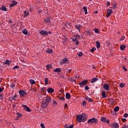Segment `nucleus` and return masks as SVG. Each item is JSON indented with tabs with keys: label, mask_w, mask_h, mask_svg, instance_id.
<instances>
[{
	"label": "nucleus",
	"mask_w": 128,
	"mask_h": 128,
	"mask_svg": "<svg viewBox=\"0 0 128 128\" xmlns=\"http://www.w3.org/2000/svg\"><path fill=\"white\" fill-rule=\"evenodd\" d=\"M112 12V10L111 9L108 8L107 10V14L106 15V18H110Z\"/></svg>",
	"instance_id": "obj_6"
},
{
	"label": "nucleus",
	"mask_w": 128,
	"mask_h": 128,
	"mask_svg": "<svg viewBox=\"0 0 128 128\" xmlns=\"http://www.w3.org/2000/svg\"><path fill=\"white\" fill-rule=\"evenodd\" d=\"M53 104H56V106L58 104V103L56 101H54Z\"/></svg>",
	"instance_id": "obj_60"
},
{
	"label": "nucleus",
	"mask_w": 128,
	"mask_h": 128,
	"mask_svg": "<svg viewBox=\"0 0 128 128\" xmlns=\"http://www.w3.org/2000/svg\"><path fill=\"white\" fill-rule=\"evenodd\" d=\"M47 92L48 94H52V92H54V90L52 88H50L47 89Z\"/></svg>",
	"instance_id": "obj_12"
},
{
	"label": "nucleus",
	"mask_w": 128,
	"mask_h": 128,
	"mask_svg": "<svg viewBox=\"0 0 128 128\" xmlns=\"http://www.w3.org/2000/svg\"><path fill=\"white\" fill-rule=\"evenodd\" d=\"M113 8H116V4H114Z\"/></svg>",
	"instance_id": "obj_59"
},
{
	"label": "nucleus",
	"mask_w": 128,
	"mask_h": 128,
	"mask_svg": "<svg viewBox=\"0 0 128 128\" xmlns=\"http://www.w3.org/2000/svg\"><path fill=\"white\" fill-rule=\"evenodd\" d=\"M88 36H92V32H91L90 31L88 30L86 32Z\"/></svg>",
	"instance_id": "obj_38"
},
{
	"label": "nucleus",
	"mask_w": 128,
	"mask_h": 128,
	"mask_svg": "<svg viewBox=\"0 0 128 128\" xmlns=\"http://www.w3.org/2000/svg\"><path fill=\"white\" fill-rule=\"evenodd\" d=\"M86 100H88L90 102H92V98H88V96H86V98H85Z\"/></svg>",
	"instance_id": "obj_25"
},
{
	"label": "nucleus",
	"mask_w": 128,
	"mask_h": 128,
	"mask_svg": "<svg viewBox=\"0 0 128 128\" xmlns=\"http://www.w3.org/2000/svg\"><path fill=\"white\" fill-rule=\"evenodd\" d=\"M123 70H125V72H126V70H128V69L125 66L123 67Z\"/></svg>",
	"instance_id": "obj_57"
},
{
	"label": "nucleus",
	"mask_w": 128,
	"mask_h": 128,
	"mask_svg": "<svg viewBox=\"0 0 128 128\" xmlns=\"http://www.w3.org/2000/svg\"><path fill=\"white\" fill-rule=\"evenodd\" d=\"M124 38H125L124 36H122V38L120 39V40H124Z\"/></svg>",
	"instance_id": "obj_56"
},
{
	"label": "nucleus",
	"mask_w": 128,
	"mask_h": 128,
	"mask_svg": "<svg viewBox=\"0 0 128 128\" xmlns=\"http://www.w3.org/2000/svg\"><path fill=\"white\" fill-rule=\"evenodd\" d=\"M52 49H48L46 51V52H47L48 54H52Z\"/></svg>",
	"instance_id": "obj_36"
},
{
	"label": "nucleus",
	"mask_w": 128,
	"mask_h": 128,
	"mask_svg": "<svg viewBox=\"0 0 128 128\" xmlns=\"http://www.w3.org/2000/svg\"><path fill=\"white\" fill-rule=\"evenodd\" d=\"M111 128H120V126L118 125V123H112V124L111 125Z\"/></svg>",
	"instance_id": "obj_8"
},
{
	"label": "nucleus",
	"mask_w": 128,
	"mask_h": 128,
	"mask_svg": "<svg viewBox=\"0 0 128 128\" xmlns=\"http://www.w3.org/2000/svg\"><path fill=\"white\" fill-rule=\"evenodd\" d=\"M22 34H28V30L26 28H24L22 30Z\"/></svg>",
	"instance_id": "obj_26"
},
{
	"label": "nucleus",
	"mask_w": 128,
	"mask_h": 128,
	"mask_svg": "<svg viewBox=\"0 0 128 128\" xmlns=\"http://www.w3.org/2000/svg\"><path fill=\"white\" fill-rule=\"evenodd\" d=\"M125 86H126V84H124V83H121L120 84V88H124Z\"/></svg>",
	"instance_id": "obj_40"
},
{
	"label": "nucleus",
	"mask_w": 128,
	"mask_h": 128,
	"mask_svg": "<svg viewBox=\"0 0 128 128\" xmlns=\"http://www.w3.org/2000/svg\"><path fill=\"white\" fill-rule=\"evenodd\" d=\"M114 110L116 112H118V110H120V107L118 106H116L114 108Z\"/></svg>",
	"instance_id": "obj_29"
},
{
	"label": "nucleus",
	"mask_w": 128,
	"mask_h": 128,
	"mask_svg": "<svg viewBox=\"0 0 128 128\" xmlns=\"http://www.w3.org/2000/svg\"><path fill=\"white\" fill-rule=\"evenodd\" d=\"M58 97L60 98V100H62V102H64V100H66V98L64 96L60 97V96H58Z\"/></svg>",
	"instance_id": "obj_32"
},
{
	"label": "nucleus",
	"mask_w": 128,
	"mask_h": 128,
	"mask_svg": "<svg viewBox=\"0 0 128 128\" xmlns=\"http://www.w3.org/2000/svg\"><path fill=\"white\" fill-rule=\"evenodd\" d=\"M122 122H126V118H123L122 119Z\"/></svg>",
	"instance_id": "obj_45"
},
{
	"label": "nucleus",
	"mask_w": 128,
	"mask_h": 128,
	"mask_svg": "<svg viewBox=\"0 0 128 128\" xmlns=\"http://www.w3.org/2000/svg\"><path fill=\"white\" fill-rule=\"evenodd\" d=\"M88 82V81L87 80H84L82 81H81V82L80 83V88H82L84 86H86Z\"/></svg>",
	"instance_id": "obj_2"
},
{
	"label": "nucleus",
	"mask_w": 128,
	"mask_h": 128,
	"mask_svg": "<svg viewBox=\"0 0 128 128\" xmlns=\"http://www.w3.org/2000/svg\"><path fill=\"white\" fill-rule=\"evenodd\" d=\"M120 48L121 50H124V48H126V46L122 44L120 46Z\"/></svg>",
	"instance_id": "obj_31"
},
{
	"label": "nucleus",
	"mask_w": 128,
	"mask_h": 128,
	"mask_svg": "<svg viewBox=\"0 0 128 128\" xmlns=\"http://www.w3.org/2000/svg\"><path fill=\"white\" fill-rule=\"evenodd\" d=\"M64 24L66 28H70V26H72V24L70 23H68V22H66V24L64 23Z\"/></svg>",
	"instance_id": "obj_22"
},
{
	"label": "nucleus",
	"mask_w": 128,
	"mask_h": 128,
	"mask_svg": "<svg viewBox=\"0 0 128 128\" xmlns=\"http://www.w3.org/2000/svg\"><path fill=\"white\" fill-rule=\"evenodd\" d=\"M77 120H78L80 122H82V115H78L76 116Z\"/></svg>",
	"instance_id": "obj_5"
},
{
	"label": "nucleus",
	"mask_w": 128,
	"mask_h": 128,
	"mask_svg": "<svg viewBox=\"0 0 128 128\" xmlns=\"http://www.w3.org/2000/svg\"><path fill=\"white\" fill-rule=\"evenodd\" d=\"M44 20L46 22L47 24H50V18H48L47 20L44 19Z\"/></svg>",
	"instance_id": "obj_34"
},
{
	"label": "nucleus",
	"mask_w": 128,
	"mask_h": 128,
	"mask_svg": "<svg viewBox=\"0 0 128 128\" xmlns=\"http://www.w3.org/2000/svg\"><path fill=\"white\" fill-rule=\"evenodd\" d=\"M24 17H25L26 16H30V13L27 11H24Z\"/></svg>",
	"instance_id": "obj_30"
},
{
	"label": "nucleus",
	"mask_w": 128,
	"mask_h": 128,
	"mask_svg": "<svg viewBox=\"0 0 128 128\" xmlns=\"http://www.w3.org/2000/svg\"><path fill=\"white\" fill-rule=\"evenodd\" d=\"M68 108V104H65L64 106V108Z\"/></svg>",
	"instance_id": "obj_58"
},
{
	"label": "nucleus",
	"mask_w": 128,
	"mask_h": 128,
	"mask_svg": "<svg viewBox=\"0 0 128 128\" xmlns=\"http://www.w3.org/2000/svg\"><path fill=\"white\" fill-rule=\"evenodd\" d=\"M40 126L42 128H46V127L44 126V124L42 123L40 124Z\"/></svg>",
	"instance_id": "obj_49"
},
{
	"label": "nucleus",
	"mask_w": 128,
	"mask_h": 128,
	"mask_svg": "<svg viewBox=\"0 0 128 128\" xmlns=\"http://www.w3.org/2000/svg\"><path fill=\"white\" fill-rule=\"evenodd\" d=\"M45 84H48V78H45Z\"/></svg>",
	"instance_id": "obj_37"
},
{
	"label": "nucleus",
	"mask_w": 128,
	"mask_h": 128,
	"mask_svg": "<svg viewBox=\"0 0 128 128\" xmlns=\"http://www.w3.org/2000/svg\"><path fill=\"white\" fill-rule=\"evenodd\" d=\"M46 68H52V66L50 64H47Z\"/></svg>",
	"instance_id": "obj_52"
},
{
	"label": "nucleus",
	"mask_w": 128,
	"mask_h": 128,
	"mask_svg": "<svg viewBox=\"0 0 128 128\" xmlns=\"http://www.w3.org/2000/svg\"><path fill=\"white\" fill-rule=\"evenodd\" d=\"M111 104H114V98H111V100H110Z\"/></svg>",
	"instance_id": "obj_39"
},
{
	"label": "nucleus",
	"mask_w": 128,
	"mask_h": 128,
	"mask_svg": "<svg viewBox=\"0 0 128 128\" xmlns=\"http://www.w3.org/2000/svg\"><path fill=\"white\" fill-rule=\"evenodd\" d=\"M4 90V88L0 87V92H2Z\"/></svg>",
	"instance_id": "obj_54"
},
{
	"label": "nucleus",
	"mask_w": 128,
	"mask_h": 128,
	"mask_svg": "<svg viewBox=\"0 0 128 128\" xmlns=\"http://www.w3.org/2000/svg\"><path fill=\"white\" fill-rule=\"evenodd\" d=\"M98 78H94L91 80V84H94V82H98Z\"/></svg>",
	"instance_id": "obj_18"
},
{
	"label": "nucleus",
	"mask_w": 128,
	"mask_h": 128,
	"mask_svg": "<svg viewBox=\"0 0 128 128\" xmlns=\"http://www.w3.org/2000/svg\"><path fill=\"white\" fill-rule=\"evenodd\" d=\"M82 106H86V101H83V102H82Z\"/></svg>",
	"instance_id": "obj_47"
},
{
	"label": "nucleus",
	"mask_w": 128,
	"mask_h": 128,
	"mask_svg": "<svg viewBox=\"0 0 128 128\" xmlns=\"http://www.w3.org/2000/svg\"><path fill=\"white\" fill-rule=\"evenodd\" d=\"M96 50V48L93 47L92 48V49L90 50V52H94V50Z\"/></svg>",
	"instance_id": "obj_42"
},
{
	"label": "nucleus",
	"mask_w": 128,
	"mask_h": 128,
	"mask_svg": "<svg viewBox=\"0 0 128 128\" xmlns=\"http://www.w3.org/2000/svg\"><path fill=\"white\" fill-rule=\"evenodd\" d=\"M100 120H101V122H104L105 124V122H106V118L104 117V116L102 117Z\"/></svg>",
	"instance_id": "obj_23"
},
{
	"label": "nucleus",
	"mask_w": 128,
	"mask_h": 128,
	"mask_svg": "<svg viewBox=\"0 0 128 128\" xmlns=\"http://www.w3.org/2000/svg\"><path fill=\"white\" fill-rule=\"evenodd\" d=\"M84 89L86 90H90V88L88 87V86H86Z\"/></svg>",
	"instance_id": "obj_44"
},
{
	"label": "nucleus",
	"mask_w": 128,
	"mask_h": 128,
	"mask_svg": "<svg viewBox=\"0 0 128 128\" xmlns=\"http://www.w3.org/2000/svg\"><path fill=\"white\" fill-rule=\"evenodd\" d=\"M74 38H75L76 39V40H78V38H80V36H78V35H76V36H74Z\"/></svg>",
	"instance_id": "obj_41"
},
{
	"label": "nucleus",
	"mask_w": 128,
	"mask_h": 128,
	"mask_svg": "<svg viewBox=\"0 0 128 128\" xmlns=\"http://www.w3.org/2000/svg\"><path fill=\"white\" fill-rule=\"evenodd\" d=\"M74 128V124H72L70 127L68 126H66L65 128Z\"/></svg>",
	"instance_id": "obj_46"
},
{
	"label": "nucleus",
	"mask_w": 128,
	"mask_h": 128,
	"mask_svg": "<svg viewBox=\"0 0 128 128\" xmlns=\"http://www.w3.org/2000/svg\"><path fill=\"white\" fill-rule=\"evenodd\" d=\"M88 118V115H86L85 114L84 115H82V122H86V120Z\"/></svg>",
	"instance_id": "obj_17"
},
{
	"label": "nucleus",
	"mask_w": 128,
	"mask_h": 128,
	"mask_svg": "<svg viewBox=\"0 0 128 128\" xmlns=\"http://www.w3.org/2000/svg\"><path fill=\"white\" fill-rule=\"evenodd\" d=\"M18 116L20 118V116H22V114H20V113H18Z\"/></svg>",
	"instance_id": "obj_63"
},
{
	"label": "nucleus",
	"mask_w": 128,
	"mask_h": 128,
	"mask_svg": "<svg viewBox=\"0 0 128 128\" xmlns=\"http://www.w3.org/2000/svg\"><path fill=\"white\" fill-rule=\"evenodd\" d=\"M54 72H62V70H60V68H56L54 70Z\"/></svg>",
	"instance_id": "obj_21"
},
{
	"label": "nucleus",
	"mask_w": 128,
	"mask_h": 128,
	"mask_svg": "<svg viewBox=\"0 0 128 128\" xmlns=\"http://www.w3.org/2000/svg\"><path fill=\"white\" fill-rule=\"evenodd\" d=\"M75 43H76V44H78V40H76L75 41Z\"/></svg>",
	"instance_id": "obj_61"
},
{
	"label": "nucleus",
	"mask_w": 128,
	"mask_h": 128,
	"mask_svg": "<svg viewBox=\"0 0 128 128\" xmlns=\"http://www.w3.org/2000/svg\"><path fill=\"white\" fill-rule=\"evenodd\" d=\"M122 128H128V126L126 124H125Z\"/></svg>",
	"instance_id": "obj_43"
},
{
	"label": "nucleus",
	"mask_w": 128,
	"mask_h": 128,
	"mask_svg": "<svg viewBox=\"0 0 128 128\" xmlns=\"http://www.w3.org/2000/svg\"><path fill=\"white\" fill-rule=\"evenodd\" d=\"M40 34H42V36H48V32L46 30H41L40 32Z\"/></svg>",
	"instance_id": "obj_10"
},
{
	"label": "nucleus",
	"mask_w": 128,
	"mask_h": 128,
	"mask_svg": "<svg viewBox=\"0 0 128 128\" xmlns=\"http://www.w3.org/2000/svg\"><path fill=\"white\" fill-rule=\"evenodd\" d=\"M16 98H18V95L15 94L14 96L10 97V98H12V100H16Z\"/></svg>",
	"instance_id": "obj_27"
},
{
	"label": "nucleus",
	"mask_w": 128,
	"mask_h": 128,
	"mask_svg": "<svg viewBox=\"0 0 128 128\" xmlns=\"http://www.w3.org/2000/svg\"><path fill=\"white\" fill-rule=\"evenodd\" d=\"M94 122L95 124H98V120L96 118H94L92 119H89L88 120V124H92Z\"/></svg>",
	"instance_id": "obj_1"
},
{
	"label": "nucleus",
	"mask_w": 128,
	"mask_h": 128,
	"mask_svg": "<svg viewBox=\"0 0 128 128\" xmlns=\"http://www.w3.org/2000/svg\"><path fill=\"white\" fill-rule=\"evenodd\" d=\"M10 88H14V86H16V84H12L10 86Z\"/></svg>",
	"instance_id": "obj_51"
},
{
	"label": "nucleus",
	"mask_w": 128,
	"mask_h": 128,
	"mask_svg": "<svg viewBox=\"0 0 128 128\" xmlns=\"http://www.w3.org/2000/svg\"><path fill=\"white\" fill-rule=\"evenodd\" d=\"M45 102H48V104H50V100H52V98L50 97H48L47 98H46V100H44Z\"/></svg>",
	"instance_id": "obj_19"
},
{
	"label": "nucleus",
	"mask_w": 128,
	"mask_h": 128,
	"mask_svg": "<svg viewBox=\"0 0 128 128\" xmlns=\"http://www.w3.org/2000/svg\"><path fill=\"white\" fill-rule=\"evenodd\" d=\"M84 12L85 14H88V8L86 6L83 7Z\"/></svg>",
	"instance_id": "obj_28"
},
{
	"label": "nucleus",
	"mask_w": 128,
	"mask_h": 128,
	"mask_svg": "<svg viewBox=\"0 0 128 128\" xmlns=\"http://www.w3.org/2000/svg\"><path fill=\"white\" fill-rule=\"evenodd\" d=\"M48 106V104L46 102V101L44 100L41 103V108H46Z\"/></svg>",
	"instance_id": "obj_3"
},
{
	"label": "nucleus",
	"mask_w": 128,
	"mask_h": 128,
	"mask_svg": "<svg viewBox=\"0 0 128 128\" xmlns=\"http://www.w3.org/2000/svg\"><path fill=\"white\" fill-rule=\"evenodd\" d=\"M12 62V60H6L4 62V64H8V66H10V64Z\"/></svg>",
	"instance_id": "obj_24"
},
{
	"label": "nucleus",
	"mask_w": 128,
	"mask_h": 128,
	"mask_svg": "<svg viewBox=\"0 0 128 128\" xmlns=\"http://www.w3.org/2000/svg\"><path fill=\"white\" fill-rule=\"evenodd\" d=\"M110 2H107L106 5H107L108 6H110Z\"/></svg>",
	"instance_id": "obj_62"
},
{
	"label": "nucleus",
	"mask_w": 128,
	"mask_h": 128,
	"mask_svg": "<svg viewBox=\"0 0 128 128\" xmlns=\"http://www.w3.org/2000/svg\"><path fill=\"white\" fill-rule=\"evenodd\" d=\"M30 82L32 84H36V82H34V80L32 79L30 80Z\"/></svg>",
	"instance_id": "obj_35"
},
{
	"label": "nucleus",
	"mask_w": 128,
	"mask_h": 128,
	"mask_svg": "<svg viewBox=\"0 0 128 128\" xmlns=\"http://www.w3.org/2000/svg\"><path fill=\"white\" fill-rule=\"evenodd\" d=\"M16 68H20V66H16L13 68V70H14Z\"/></svg>",
	"instance_id": "obj_50"
},
{
	"label": "nucleus",
	"mask_w": 128,
	"mask_h": 128,
	"mask_svg": "<svg viewBox=\"0 0 128 128\" xmlns=\"http://www.w3.org/2000/svg\"><path fill=\"white\" fill-rule=\"evenodd\" d=\"M22 108H24V110H26V112H32V110H30V108L28 107V106H26V105L22 104Z\"/></svg>",
	"instance_id": "obj_7"
},
{
	"label": "nucleus",
	"mask_w": 128,
	"mask_h": 128,
	"mask_svg": "<svg viewBox=\"0 0 128 128\" xmlns=\"http://www.w3.org/2000/svg\"><path fill=\"white\" fill-rule=\"evenodd\" d=\"M106 124H110V120H106Z\"/></svg>",
	"instance_id": "obj_64"
},
{
	"label": "nucleus",
	"mask_w": 128,
	"mask_h": 128,
	"mask_svg": "<svg viewBox=\"0 0 128 128\" xmlns=\"http://www.w3.org/2000/svg\"><path fill=\"white\" fill-rule=\"evenodd\" d=\"M82 52H80V53L78 54V56H82Z\"/></svg>",
	"instance_id": "obj_48"
},
{
	"label": "nucleus",
	"mask_w": 128,
	"mask_h": 128,
	"mask_svg": "<svg viewBox=\"0 0 128 128\" xmlns=\"http://www.w3.org/2000/svg\"><path fill=\"white\" fill-rule=\"evenodd\" d=\"M0 10H2V12H7L6 8V6L2 5L1 8H0Z\"/></svg>",
	"instance_id": "obj_15"
},
{
	"label": "nucleus",
	"mask_w": 128,
	"mask_h": 128,
	"mask_svg": "<svg viewBox=\"0 0 128 128\" xmlns=\"http://www.w3.org/2000/svg\"><path fill=\"white\" fill-rule=\"evenodd\" d=\"M70 62H68V58H64L62 60V65L64 64H68Z\"/></svg>",
	"instance_id": "obj_9"
},
{
	"label": "nucleus",
	"mask_w": 128,
	"mask_h": 128,
	"mask_svg": "<svg viewBox=\"0 0 128 128\" xmlns=\"http://www.w3.org/2000/svg\"><path fill=\"white\" fill-rule=\"evenodd\" d=\"M18 4V2L14 0H12L11 4H10V8H12V6H14L16 4Z\"/></svg>",
	"instance_id": "obj_13"
},
{
	"label": "nucleus",
	"mask_w": 128,
	"mask_h": 128,
	"mask_svg": "<svg viewBox=\"0 0 128 128\" xmlns=\"http://www.w3.org/2000/svg\"><path fill=\"white\" fill-rule=\"evenodd\" d=\"M66 100H70V94L68 92L66 93Z\"/></svg>",
	"instance_id": "obj_20"
},
{
	"label": "nucleus",
	"mask_w": 128,
	"mask_h": 128,
	"mask_svg": "<svg viewBox=\"0 0 128 128\" xmlns=\"http://www.w3.org/2000/svg\"><path fill=\"white\" fill-rule=\"evenodd\" d=\"M19 94L20 95V96H26L28 94L24 90H19Z\"/></svg>",
	"instance_id": "obj_4"
},
{
	"label": "nucleus",
	"mask_w": 128,
	"mask_h": 128,
	"mask_svg": "<svg viewBox=\"0 0 128 128\" xmlns=\"http://www.w3.org/2000/svg\"><path fill=\"white\" fill-rule=\"evenodd\" d=\"M128 113H125V114H124V117H125V118H128Z\"/></svg>",
	"instance_id": "obj_55"
},
{
	"label": "nucleus",
	"mask_w": 128,
	"mask_h": 128,
	"mask_svg": "<svg viewBox=\"0 0 128 128\" xmlns=\"http://www.w3.org/2000/svg\"><path fill=\"white\" fill-rule=\"evenodd\" d=\"M75 27L76 28V30H79V32H80V28H81L82 26L80 24H76Z\"/></svg>",
	"instance_id": "obj_16"
},
{
	"label": "nucleus",
	"mask_w": 128,
	"mask_h": 128,
	"mask_svg": "<svg viewBox=\"0 0 128 128\" xmlns=\"http://www.w3.org/2000/svg\"><path fill=\"white\" fill-rule=\"evenodd\" d=\"M103 88L104 90H110V85L108 84H104L103 86Z\"/></svg>",
	"instance_id": "obj_11"
},
{
	"label": "nucleus",
	"mask_w": 128,
	"mask_h": 128,
	"mask_svg": "<svg viewBox=\"0 0 128 128\" xmlns=\"http://www.w3.org/2000/svg\"><path fill=\"white\" fill-rule=\"evenodd\" d=\"M102 98H106V92L104 90H102Z\"/></svg>",
	"instance_id": "obj_14"
},
{
	"label": "nucleus",
	"mask_w": 128,
	"mask_h": 128,
	"mask_svg": "<svg viewBox=\"0 0 128 128\" xmlns=\"http://www.w3.org/2000/svg\"><path fill=\"white\" fill-rule=\"evenodd\" d=\"M95 32H96V34H100V30H98V29H96L95 30Z\"/></svg>",
	"instance_id": "obj_53"
},
{
	"label": "nucleus",
	"mask_w": 128,
	"mask_h": 128,
	"mask_svg": "<svg viewBox=\"0 0 128 128\" xmlns=\"http://www.w3.org/2000/svg\"><path fill=\"white\" fill-rule=\"evenodd\" d=\"M96 44H97L96 46L97 48H100V42H98V41H97L96 42Z\"/></svg>",
	"instance_id": "obj_33"
}]
</instances>
